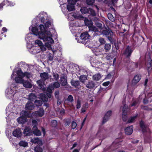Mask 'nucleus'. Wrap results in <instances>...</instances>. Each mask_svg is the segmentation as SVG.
Listing matches in <instances>:
<instances>
[{
  "mask_svg": "<svg viewBox=\"0 0 152 152\" xmlns=\"http://www.w3.org/2000/svg\"><path fill=\"white\" fill-rule=\"evenodd\" d=\"M72 16L75 18L77 19H81L82 17V16L80 14L76 13H74Z\"/></svg>",
  "mask_w": 152,
  "mask_h": 152,
  "instance_id": "nucleus-42",
  "label": "nucleus"
},
{
  "mask_svg": "<svg viewBox=\"0 0 152 152\" xmlns=\"http://www.w3.org/2000/svg\"><path fill=\"white\" fill-rule=\"evenodd\" d=\"M36 96L34 94L31 93L28 95V99L31 101H33L36 98Z\"/></svg>",
  "mask_w": 152,
  "mask_h": 152,
  "instance_id": "nucleus-25",
  "label": "nucleus"
},
{
  "mask_svg": "<svg viewBox=\"0 0 152 152\" xmlns=\"http://www.w3.org/2000/svg\"><path fill=\"white\" fill-rule=\"evenodd\" d=\"M140 96H140L138 98V100H137L134 102L130 106L131 107L133 106L137 107L139 104L140 102L142 99V98H141Z\"/></svg>",
  "mask_w": 152,
  "mask_h": 152,
  "instance_id": "nucleus-26",
  "label": "nucleus"
},
{
  "mask_svg": "<svg viewBox=\"0 0 152 152\" xmlns=\"http://www.w3.org/2000/svg\"><path fill=\"white\" fill-rule=\"evenodd\" d=\"M53 77L56 80H57L59 78V76L58 74L56 73H53Z\"/></svg>",
  "mask_w": 152,
  "mask_h": 152,
  "instance_id": "nucleus-53",
  "label": "nucleus"
},
{
  "mask_svg": "<svg viewBox=\"0 0 152 152\" xmlns=\"http://www.w3.org/2000/svg\"><path fill=\"white\" fill-rule=\"evenodd\" d=\"M32 124L33 125H34V126H36V125L37 124V122L35 120H34L32 121Z\"/></svg>",
  "mask_w": 152,
  "mask_h": 152,
  "instance_id": "nucleus-63",
  "label": "nucleus"
},
{
  "mask_svg": "<svg viewBox=\"0 0 152 152\" xmlns=\"http://www.w3.org/2000/svg\"><path fill=\"white\" fill-rule=\"evenodd\" d=\"M45 31H44V33L48 32H53L52 34H54L56 33V31L55 30L54 28L53 27V25L52 22L50 21H46L45 23Z\"/></svg>",
  "mask_w": 152,
  "mask_h": 152,
  "instance_id": "nucleus-4",
  "label": "nucleus"
},
{
  "mask_svg": "<svg viewBox=\"0 0 152 152\" xmlns=\"http://www.w3.org/2000/svg\"><path fill=\"white\" fill-rule=\"evenodd\" d=\"M111 48V45L110 44H105L104 46V48L106 52L110 49Z\"/></svg>",
  "mask_w": 152,
  "mask_h": 152,
  "instance_id": "nucleus-41",
  "label": "nucleus"
},
{
  "mask_svg": "<svg viewBox=\"0 0 152 152\" xmlns=\"http://www.w3.org/2000/svg\"><path fill=\"white\" fill-rule=\"evenodd\" d=\"M41 96H44V97L42 98V99L43 101L45 102H46L47 101L48 98L46 97L44 95L42 94H41Z\"/></svg>",
  "mask_w": 152,
  "mask_h": 152,
  "instance_id": "nucleus-60",
  "label": "nucleus"
},
{
  "mask_svg": "<svg viewBox=\"0 0 152 152\" xmlns=\"http://www.w3.org/2000/svg\"><path fill=\"white\" fill-rule=\"evenodd\" d=\"M37 82L38 86L40 87V88L43 89L44 87L43 85V81L42 80H39L37 81Z\"/></svg>",
  "mask_w": 152,
  "mask_h": 152,
  "instance_id": "nucleus-32",
  "label": "nucleus"
},
{
  "mask_svg": "<svg viewBox=\"0 0 152 152\" xmlns=\"http://www.w3.org/2000/svg\"><path fill=\"white\" fill-rule=\"evenodd\" d=\"M110 31H108L107 30H103L102 31V34L106 36L108 35H109V33H110Z\"/></svg>",
  "mask_w": 152,
  "mask_h": 152,
  "instance_id": "nucleus-50",
  "label": "nucleus"
},
{
  "mask_svg": "<svg viewBox=\"0 0 152 152\" xmlns=\"http://www.w3.org/2000/svg\"><path fill=\"white\" fill-rule=\"evenodd\" d=\"M107 16L108 19L111 21L113 22L114 21V18L112 14L109 13L108 14Z\"/></svg>",
  "mask_w": 152,
  "mask_h": 152,
  "instance_id": "nucleus-44",
  "label": "nucleus"
},
{
  "mask_svg": "<svg viewBox=\"0 0 152 152\" xmlns=\"http://www.w3.org/2000/svg\"><path fill=\"white\" fill-rule=\"evenodd\" d=\"M89 8L88 9L86 7H82L80 10V11L82 14H86L89 12Z\"/></svg>",
  "mask_w": 152,
  "mask_h": 152,
  "instance_id": "nucleus-29",
  "label": "nucleus"
},
{
  "mask_svg": "<svg viewBox=\"0 0 152 152\" xmlns=\"http://www.w3.org/2000/svg\"><path fill=\"white\" fill-rule=\"evenodd\" d=\"M42 148L39 146H37L35 148V152H42Z\"/></svg>",
  "mask_w": 152,
  "mask_h": 152,
  "instance_id": "nucleus-34",
  "label": "nucleus"
},
{
  "mask_svg": "<svg viewBox=\"0 0 152 152\" xmlns=\"http://www.w3.org/2000/svg\"><path fill=\"white\" fill-rule=\"evenodd\" d=\"M54 43V42L52 43H50V44H51V48H50V49H49L47 47V46L46 45H45V46L44 45H42V46H41L40 47V48L41 49V50L42 51H46V47L48 48V50H52L53 53V55H55L56 54V53L57 52V51L56 50H54L53 49H52V47H51L52 44Z\"/></svg>",
  "mask_w": 152,
  "mask_h": 152,
  "instance_id": "nucleus-11",
  "label": "nucleus"
},
{
  "mask_svg": "<svg viewBox=\"0 0 152 152\" xmlns=\"http://www.w3.org/2000/svg\"><path fill=\"white\" fill-rule=\"evenodd\" d=\"M90 36L87 32H85L82 33L80 36V39L77 40V38H76L77 40V42L79 43H82L83 44H85V41L89 39Z\"/></svg>",
  "mask_w": 152,
  "mask_h": 152,
  "instance_id": "nucleus-5",
  "label": "nucleus"
},
{
  "mask_svg": "<svg viewBox=\"0 0 152 152\" xmlns=\"http://www.w3.org/2000/svg\"><path fill=\"white\" fill-rule=\"evenodd\" d=\"M23 133L26 136H30L32 134L31 128L28 127H26L23 131Z\"/></svg>",
  "mask_w": 152,
  "mask_h": 152,
  "instance_id": "nucleus-19",
  "label": "nucleus"
},
{
  "mask_svg": "<svg viewBox=\"0 0 152 152\" xmlns=\"http://www.w3.org/2000/svg\"><path fill=\"white\" fill-rule=\"evenodd\" d=\"M40 32L38 31V29L36 27L32 28L31 31L33 34L36 36L38 35L39 38L42 39L44 42H46L45 45L49 48H51V44L54 42V41L52 38V33L53 32H44L45 31L44 26L42 24L40 25L39 26Z\"/></svg>",
  "mask_w": 152,
  "mask_h": 152,
  "instance_id": "nucleus-1",
  "label": "nucleus"
},
{
  "mask_svg": "<svg viewBox=\"0 0 152 152\" xmlns=\"http://www.w3.org/2000/svg\"><path fill=\"white\" fill-rule=\"evenodd\" d=\"M99 41L102 44H104L105 42V41L104 40V39L102 38H99Z\"/></svg>",
  "mask_w": 152,
  "mask_h": 152,
  "instance_id": "nucleus-57",
  "label": "nucleus"
},
{
  "mask_svg": "<svg viewBox=\"0 0 152 152\" xmlns=\"http://www.w3.org/2000/svg\"><path fill=\"white\" fill-rule=\"evenodd\" d=\"M61 84L62 86H65L66 85L67 82L66 77L65 76H63L61 77Z\"/></svg>",
  "mask_w": 152,
  "mask_h": 152,
  "instance_id": "nucleus-21",
  "label": "nucleus"
},
{
  "mask_svg": "<svg viewBox=\"0 0 152 152\" xmlns=\"http://www.w3.org/2000/svg\"><path fill=\"white\" fill-rule=\"evenodd\" d=\"M146 64L147 67L148 68H149L152 66V62L151 61L149 63H147Z\"/></svg>",
  "mask_w": 152,
  "mask_h": 152,
  "instance_id": "nucleus-59",
  "label": "nucleus"
},
{
  "mask_svg": "<svg viewBox=\"0 0 152 152\" xmlns=\"http://www.w3.org/2000/svg\"><path fill=\"white\" fill-rule=\"evenodd\" d=\"M95 0H86L87 4L88 5H92L94 2Z\"/></svg>",
  "mask_w": 152,
  "mask_h": 152,
  "instance_id": "nucleus-55",
  "label": "nucleus"
},
{
  "mask_svg": "<svg viewBox=\"0 0 152 152\" xmlns=\"http://www.w3.org/2000/svg\"><path fill=\"white\" fill-rule=\"evenodd\" d=\"M34 103L37 106H39L42 104V102L41 100H37L35 101Z\"/></svg>",
  "mask_w": 152,
  "mask_h": 152,
  "instance_id": "nucleus-39",
  "label": "nucleus"
},
{
  "mask_svg": "<svg viewBox=\"0 0 152 152\" xmlns=\"http://www.w3.org/2000/svg\"><path fill=\"white\" fill-rule=\"evenodd\" d=\"M37 50V48H35L34 49H33V51H31L32 53L33 54H35L38 53L39 52V50L38 51H36V50Z\"/></svg>",
  "mask_w": 152,
  "mask_h": 152,
  "instance_id": "nucleus-62",
  "label": "nucleus"
},
{
  "mask_svg": "<svg viewBox=\"0 0 152 152\" xmlns=\"http://www.w3.org/2000/svg\"><path fill=\"white\" fill-rule=\"evenodd\" d=\"M57 121L56 120H54L52 121L51 124V125L53 127H55L57 125Z\"/></svg>",
  "mask_w": 152,
  "mask_h": 152,
  "instance_id": "nucleus-48",
  "label": "nucleus"
},
{
  "mask_svg": "<svg viewBox=\"0 0 152 152\" xmlns=\"http://www.w3.org/2000/svg\"><path fill=\"white\" fill-rule=\"evenodd\" d=\"M24 77L23 73L20 69H16L13 70L12 73L11 75V78L12 79H14L17 83H22L24 80L23 78Z\"/></svg>",
  "mask_w": 152,
  "mask_h": 152,
  "instance_id": "nucleus-2",
  "label": "nucleus"
},
{
  "mask_svg": "<svg viewBox=\"0 0 152 152\" xmlns=\"http://www.w3.org/2000/svg\"><path fill=\"white\" fill-rule=\"evenodd\" d=\"M96 86L95 83L92 81H90L86 84V87L90 89H92L94 88Z\"/></svg>",
  "mask_w": 152,
  "mask_h": 152,
  "instance_id": "nucleus-17",
  "label": "nucleus"
},
{
  "mask_svg": "<svg viewBox=\"0 0 152 152\" xmlns=\"http://www.w3.org/2000/svg\"><path fill=\"white\" fill-rule=\"evenodd\" d=\"M77 126V124L74 121L72 122V123L71 126L72 128V129H75L76 128V127Z\"/></svg>",
  "mask_w": 152,
  "mask_h": 152,
  "instance_id": "nucleus-54",
  "label": "nucleus"
},
{
  "mask_svg": "<svg viewBox=\"0 0 152 152\" xmlns=\"http://www.w3.org/2000/svg\"><path fill=\"white\" fill-rule=\"evenodd\" d=\"M31 34H32L31 33L28 34L26 37L25 40L28 43L29 42H30L31 40Z\"/></svg>",
  "mask_w": 152,
  "mask_h": 152,
  "instance_id": "nucleus-33",
  "label": "nucleus"
},
{
  "mask_svg": "<svg viewBox=\"0 0 152 152\" xmlns=\"http://www.w3.org/2000/svg\"><path fill=\"white\" fill-rule=\"evenodd\" d=\"M35 43L39 47L43 45L42 42L38 39L36 40L35 41Z\"/></svg>",
  "mask_w": 152,
  "mask_h": 152,
  "instance_id": "nucleus-47",
  "label": "nucleus"
},
{
  "mask_svg": "<svg viewBox=\"0 0 152 152\" xmlns=\"http://www.w3.org/2000/svg\"><path fill=\"white\" fill-rule=\"evenodd\" d=\"M11 108V106L10 105H9L6 108V114H9V113L8 112H10L12 111V110H10Z\"/></svg>",
  "mask_w": 152,
  "mask_h": 152,
  "instance_id": "nucleus-49",
  "label": "nucleus"
},
{
  "mask_svg": "<svg viewBox=\"0 0 152 152\" xmlns=\"http://www.w3.org/2000/svg\"><path fill=\"white\" fill-rule=\"evenodd\" d=\"M21 115L22 116H23V117H25L26 118L27 117L32 118L33 116H34V115H32H32H31L28 111H23Z\"/></svg>",
  "mask_w": 152,
  "mask_h": 152,
  "instance_id": "nucleus-20",
  "label": "nucleus"
},
{
  "mask_svg": "<svg viewBox=\"0 0 152 152\" xmlns=\"http://www.w3.org/2000/svg\"><path fill=\"white\" fill-rule=\"evenodd\" d=\"M76 106L77 109H79L81 107V102L79 99L77 100V101Z\"/></svg>",
  "mask_w": 152,
  "mask_h": 152,
  "instance_id": "nucleus-46",
  "label": "nucleus"
},
{
  "mask_svg": "<svg viewBox=\"0 0 152 152\" xmlns=\"http://www.w3.org/2000/svg\"><path fill=\"white\" fill-rule=\"evenodd\" d=\"M40 76L43 80H46L49 78L48 75V73L43 72L40 73Z\"/></svg>",
  "mask_w": 152,
  "mask_h": 152,
  "instance_id": "nucleus-24",
  "label": "nucleus"
},
{
  "mask_svg": "<svg viewBox=\"0 0 152 152\" xmlns=\"http://www.w3.org/2000/svg\"><path fill=\"white\" fill-rule=\"evenodd\" d=\"M67 100L69 102H72L73 100V97L72 95H69L68 96Z\"/></svg>",
  "mask_w": 152,
  "mask_h": 152,
  "instance_id": "nucleus-51",
  "label": "nucleus"
},
{
  "mask_svg": "<svg viewBox=\"0 0 152 152\" xmlns=\"http://www.w3.org/2000/svg\"><path fill=\"white\" fill-rule=\"evenodd\" d=\"M12 134L14 137L18 138L21 136L22 132L20 129L18 128L15 129L13 132Z\"/></svg>",
  "mask_w": 152,
  "mask_h": 152,
  "instance_id": "nucleus-9",
  "label": "nucleus"
},
{
  "mask_svg": "<svg viewBox=\"0 0 152 152\" xmlns=\"http://www.w3.org/2000/svg\"><path fill=\"white\" fill-rule=\"evenodd\" d=\"M23 74L24 75V77L25 76H26L27 78H29L31 76V75L30 73L25 72L24 73H23Z\"/></svg>",
  "mask_w": 152,
  "mask_h": 152,
  "instance_id": "nucleus-56",
  "label": "nucleus"
},
{
  "mask_svg": "<svg viewBox=\"0 0 152 152\" xmlns=\"http://www.w3.org/2000/svg\"><path fill=\"white\" fill-rule=\"evenodd\" d=\"M39 16L41 22L44 23L45 21V19H47V14L45 12H42L39 14Z\"/></svg>",
  "mask_w": 152,
  "mask_h": 152,
  "instance_id": "nucleus-13",
  "label": "nucleus"
},
{
  "mask_svg": "<svg viewBox=\"0 0 152 152\" xmlns=\"http://www.w3.org/2000/svg\"><path fill=\"white\" fill-rule=\"evenodd\" d=\"M79 80L81 82L84 83L85 81L87 80V77L85 75H81L80 77Z\"/></svg>",
  "mask_w": 152,
  "mask_h": 152,
  "instance_id": "nucleus-35",
  "label": "nucleus"
},
{
  "mask_svg": "<svg viewBox=\"0 0 152 152\" xmlns=\"http://www.w3.org/2000/svg\"><path fill=\"white\" fill-rule=\"evenodd\" d=\"M140 127L142 129L143 131H145V126L144 124V123L143 122L141 121L140 122Z\"/></svg>",
  "mask_w": 152,
  "mask_h": 152,
  "instance_id": "nucleus-45",
  "label": "nucleus"
},
{
  "mask_svg": "<svg viewBox=\"0 0 152 152\" xmlns=\"http://www.w3.org/2000/svg\"><path fill=\"white\" fill-rule=\"evenodd\" d=\"M101 78V76L99 73H98L94 75L93 77V79L94 80L96 81L99 80Z\"/></svg>",
  "mask_w": 152,
  "mask_h": 152,
  "instance_id": "nucleus-28",
  "label": "nucleus"
},
{
  "mask_svg": "<svg viewBox=\"0 0 152 152\" xmlns=\"http://www.w3.org/2000/svg\"><path fill=\"white\" fill-rule=\"evenodd\" d=\"M17 87L15 86V83H12L10 88H8L6 90L5 95L9 99H15L16 94V90Z\"/></svg>",
  "mask_w": 152,
  "mask_h": 152,
  "instance_id": "nucleus-3",
  "label": "nucleus"
},
{
  "mask_svg": "<svg viewBox=\"0 0 152 152\" xmlns=\"http://www.w3.org/2000/svg\"><path fill=\"white\" fill-rule=\"evenodd\" d=\"M85 23L86 25L89 26V23L90 24L91 23V21H89L88 20H85Z\"/></svg>",
  "mask_w": 152,
  "mask_h": 152,
  "instance_id": "nucleus-61",
  "label": "nucleus"
},
{
  "mask_svg": "<svg viewBox=\"0 0 152 152\" xmlns=\"http://www.w3.org/2000/svg\"><path fill=\"white\" fill-rule=\"evenodd\" d=\"M27 118L23 116H21L17 119V121L19 124H23L27 121Z\"/></svg>",
  "mask_w": 152,
  "mask_h": 152,
  "instance_id": "nucleus-18",
  "label": "nucleus"
},
{
  "mask_svg": "<svg viewBox=\"0 0 152 152\" xmlns=\"http://www.w3.org/2000/svg\"><path fill=\"white\" fill-rule=\"evenodd\" d=\"M137 117V115L135 116H134L132 117H131L129 120H128L127 123H132L134 121L135 119Z\"/></svg>",
  "mask_w": 152,
  "mask_h": 152,
  "instance_id": "nucleus-40",
  "label": "nucleus"
},
{
  "mask_svg": "<svg viewBox=\"0 0 152 152\" xmlns=\"http://www.w3.org/2000/svg\"><path fill=\"white\" fill-rule=\"evenodd\" d=\"M71 84L73 86L76 87L80 85V83L78 80H73L71 81Z\"/></svg>",
  "mask_w": 152,
  "mask_h": 152,
  "instance_id": "nucleus-37",
  "label": "nucleus"
},
{
  "mask_svg": "<svg viewBox=\"0 0 152 152\" xmlns=\"http://www.w3.org/2000/svg\"><path fill=\"white\" fill-rule=\"evenodd\" d=\"M32 131L33 133L37 136H39L41 135L40 131L38 129L36 126H34L32 128Z\"/></svg>",
  "mask_w": 152,
  "mask_h": 152,
  "instance_id": "nucleus-12",
  "label": "nucleus"
},
{
  "mask_svg": "<svg viewBox=\"0 0 152 152\" xmlns=\"http://www.w3.org/2000/svg\"><path fill=\"white\" fill-rule=\"evenodd\" d=\"M95 50H96V52H100L98 54L96 53V55H97L101 54L102 52V51L103 50L102 49H100L99 48H95Z\"/></svg>",
  "mask_w": 152,
  "mask_h": 152,
  "instance_id": "nucleus-52",
  "label": "nucleus"
},
{
  "mask_svg": "<svg viewBox=\"0 0 152 152\" xmlns=\"http://www.w3.org/2000/svg\"><path fill=\"white\" fill-rule=\"evenodd\" d=\"M55 97L57 98L58 99L59 98V93L58 91H56L55 92Z\"/></svg>",
  "mask_w": 152,
  "mask_h": 152,
  "instance_id": "nucleus-58",
  "label": "nucleus"
},
{
  "mask_svg": "<svg viewBox=\"0 0 152 152\" xmlns=\"http://www.w3.org/2000/svg\"><path fill=\"white\" fill-rule=\"evenodd\" d=\"M133 127L132 126H130L125 129V134L127 135H131L133 132Z\"/></svg>",
  "mask_w": 152,
  "mask_h": 152,
  "instance_id": "nucleus-16",
  "label": "nucleus"
},
{
  "mask_svg": "<svg viewBox=\"0 0 152 152\" xmlns=\"http://www.w3.org/2000/svg\"><path fill=\"white\" fill-rule=\"evenodd\" d=\"M116 52H112L108 54L106 57V58L107 60H109L112 59L114 57Z\"/></svg>",
  "mask_w": 152,
  "mask_h": 152,
  "instance_id": "nucleus-27",
  "label": "nucleus"
},
{
  "mask_svg": "<svg viewBox=\"0 0 152 152\" xmlns=\"http://www.w3.org/2000/svg\"><path fill=\"white\" fill-rule=\"evenodd\" d=\"M93 16H95L96 15V14L95 11L93 9L91 8H89V12Z\"/></svg>",
  "mask_w": 152,
  "mask_h": 152,
  "instance_id": "nucleus-43",
  "label": "nucleus"
},
{
  "mask_svg": "<svg viewBox=\"0 0 152 152\" xmlns=\"http://www.w3.org/2000/svg\"><path fill=\"white\" fill-rule=\"evenodd\" d=\"M54 88L53 87H52V86L50 84L49 85L48 87L47 88V91L48 93H52V90H53Z\"/></svg>",
  "mask_w": 152,
  "mask_h": 152,
  "instance_id": "nucleus-38",
  "label": "nucleus"
},
{
  "mask_svg": "<svg viewBox=\"0 0 152 152\" xmlns=\"http://www.w3.org/2000/svg\"><path fill=\"white\" fill-rule=\"evenodd\" d=\"M35 106L33 103L31 102L28 101L26 104L25 109L28 110H33Z\"/></svg>",
  "mask_w": 152,
  "mask_h": 152,
  "instance_id": "nucleus-8",
  "label": "nucleus"
},
{
  "mask_svg": "<svg viewBox=\"0 0 152 152\" xmlns=\"http://www.w3.org/2000/svg\"><path fill=\"white\" fill-rule=\"evenodd\" d=\"M22 84L23 86L26 88H30L32 86V84L30 82L28 81H23Z\"/></svg>",
  "mask_w": 152,
  "mask_h": 152,
  "instance_id": "nucleus-23",
  "label": "nucleus"
},
{
  "mask_svg": "<svg viewBox=\"0 0 152 152\" xmlns=\"http://www.w3.org/2000/svg\"><path fill=\"white\" fill-rule=\"evenodd\" d=\"M110 84V82L107 81L106 82H104L103 83V85L104 86H108Z\"/></svg>",
  "mask_w": 152,
  "mask_h": 152,
  "instance_id": "nucleus-64",
  "label": "nucleus"
},
{
  "mask_svg": "<svg viewBox=\"0 0 152 152\" xmlns=\"http://www.w3.org/2000/svg\"><path fill=\"white\" fill-rule=\"evenodd\" d=\"M19 145L20 146L25 147L28 146V143L25 141L22 140L19 143Z\"/></svg>",
  "mask_w": 152,
  "mask_h": 152,
  "instance_id": "nucleus-30",
  "label": "nucleus"
},
{
  "mask_svg": "<svg viewBox=\"0 0 152 152\" xmlns=\"http://www.w3.org/2000/svg\"><path fill=\"white\" fill-rule=\"evenodd\" d=\"M132 51L129 46H128L124 53V55L127 57L130 56Z\"/></svg>",
  "mask_w": 152,
  "mask_h": 152,
  "instance_id": "nucleus-14",
  "label": "nucleus"
},
{
  "mask_svg": "<svg viewBox=\"0 0 152 152\" xmlns=\"http://www.w3.org/2000/svg\"><path fill=\"white\" fill-rule=\"evenodd\" d=\"M30 141L34 143H37L39 145H42V142L41 140L39 139L38 137H34L31 139Z\"/></svg>",
  "mask_w": 152,
  "mask_h": 152,
  "instance_id": "nucleus-15",
  "label": "nucleus"
},
{
  "mask_svg": "<svg viewBox=\"0 0 152 152\" xmlns=\"http://www.w3.org/2000/svg\"><path fill=\"white\" fill-rule=\"evenodd\" d=\"M127 106L125 104L124 105L123 108V112L122 114V117L123 121L125 122L126 121L127 119V117L126 116L127 114Z\"/></svg>",
  "mask_w": 152,
  "mask_h": 152,
  "instance_id": "nucleus-7",
  "label": "nucleus"
},
{
  "mask_svg": "<svg viewBox=\"0 0 152 152\" xmlns=\"http://www.w3.org/2000/svg\"><path fill=\"white\" fill-rule=\"evenodd\" d=\"M89 31L97 32L98 31V29L94 26H88Z\"/></svg>",
  "mask_w": 152,
  "mask_h": 152,
  "instance_id": "nucleus-31",
  "label": "nucleus"
},
{
  "mask_svg": "<svg viewBox=\"0 0 152 152\" xmlns=\"http://www.w3.org/2000/svg\"><path fill=\"white\" fill-rule=\"evenodd\" d=\"M50 84L52 86L54 89L55 88H58L60 86V84L58 82H55L53 83H51Z\"/></svg>",
  "mask_w": 152,
  "mask_h": 152,
  "instance_id": "nucleus-36",
  "label": "nucleus"
},
{
  "mask_svg": "<svg viewBox=\"0 0 152 152\" xmlns=\"http://www.w3.org/2000/svg\"><path fill=\"white\" fill-rule=\"evenodd\" d=\"M112 111L110 110L108 111L105 114L102 121V123L104 124L109 119L111 115Z\"/></svg>",
  "mask_w": 152,
  "mask_h": 152,
  "instance_id": "nucleus-10",
  "label": "nucleus"
},
{
  "mask_svg": "<svg viewBox=\"0 0 152 152\" xmlns=\"http://www.w3.org/2000/svg\"><path fill=\"white\" fill-rule=\"evenodd\" d=\"M44 114V111L43 108H41L37 111H35L32 113V115L35 116L42 117Z\"/></svg>",
  "mask_w": 152,
  "mask_h": 152,
  "instance_id": "nucleus-6",
  "label": "nucleus"
},
{
  "mask_svg": "<svg viewBox=\"0 0 152 152\" xmlns=\"http://www.w3.org/2000/svg\"><path fill=\"white\" fill-rule=\"evenodd\" d=\"M141 77V76L140 75H137L135 76L132 81L133 83L136 84L138 83L139 80H140Z\"/></svg>",
  "mask_w": 152,
  "mask_h": 152,
  "instance_id": "nucleus-22",
  "label": "nucleus"
}]
</instances>
